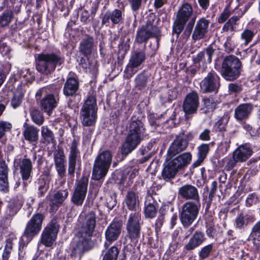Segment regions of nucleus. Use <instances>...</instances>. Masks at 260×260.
Segmentation results:
<instances>
[{"label": "nucleus", "instance_id": "cd10ccee", "mask_svg": "<svg viewBox=\"0 0 260 260\" xmlns=\"http://www.w3.org/2000/svg\"><path fill=\"white\" fill-rule=\"evenodd\" d=\"M21 202L17 199H11L8 204L5 215L7 218H10L18 212L21 207Z\"/></svg>", "mask_w": 260, "mask_h": 260}, {"label": "nucleus", "instance_id": "2eb2a0df", "mask_svg": "<svg viewBox=\"0 0 260 260\" xmlns=\"http://www.w3.org/2000/svg\"><path fill=\"white\" fill-rule=\"evenodd\" d=\"M145 54L143 52H135L132 55L129 62L124 71L125 76L129 78L137 72V68L144 61Z\"/></svg>", "mask_w": 260, "mask_h": 260}, {"label": "nucleus", "instance_id": "6e6d98bb", "mask_svg": "<svg viewBox=\"0 0 260 260\" xmlns=\"http://www.w3.org/2000/svg\"><path fill=\"white\" fill-rule=\"evenodd\" d=\"M146 78L143 75H139L136 78V86L139 89L144 87L146 84Z\"/></svg>", "mask_w": 260, "mask_h": 260}, {"label": "nucleus", "instance_id": "37998d69", "mask_svg": "<svg viewBox=\"0 0 260 260\" xmlns=\"http://www.w3.org/2000/svg\"><path fill=\"white\" fill-rule=\"evenodd\" d=\"M229 117L228 115H224L215 123L214 127L216 131H222L225 129V125L228 123Z\"/></svg>", "mask_w": 260, "mask_h": 260}, {"label": "nucleus", "instance_id": "f8f14e48", "mask_svg": "<svg viewBox=\"0 0 260 260\" xmlns=\"http://www.w3.org/2000/svg\"><path fill=\"white\" fill-rule=\"evenodd\" d=\"M220 79L214 71H211L204 78L200 83L203 92H216L220 86Z\"/></svg>", "mask_w": 260, "mask_h": 260}, {"label": "nucleus", "instance_id": "680f3d73", "mask_svg": "<svg viewBox=\"0 0 260 260\" xmlns=\"http://www.w3.org/2000/svg\"><path fill=\"white\" fill-rule=\"evenodd\" d=\"M77 159L69 158V168L68 172L71 175L74 174L75 172V166L76 165Z\"/></svg>", "mask_w": 260, "mask_h": 260}, {"label": "nucleus", "instance_id": "58836bf2", "mask_svg": "<svg viewBox=\"0 0 260 260\" xmlns=\"http://www.w3.org/2000/svg\"><path fill=\"white\" fill-rule=\"evenodd\" d=\"M13 17L12 11H8L0 16V26L4 27L8 25L11 21Z\"/></svg>", "mask_w": 260, "mask_h": 260}, {"label": "nucleus", "instance_id": "72a5a7b5", "mask_svg": "<svg viewBox=\"0 0 260 260\" xmlns=\"http://www.w3.org/2000/svg\"><path fill=\"white\" fill-rule=\"evenodd\" d=\"M19 80L21 85H24L34 80L35 76L28 69H22L18 73Z\"/></svg>", "mask_w": 260, "mask_h": 260}, {"label": "nucleus", "instance_id": "13d9d810", "mask_svg": "<svg viewBox=\"0 0 260 260\" xmlns=\"http://www.w3.org/2000/svg\"><path fill=\"white\" fill-rule=\"evenodd\" d=\"M212 249V245L209 244L204 247L200 252V256L202 258H205L208 256Z\"/></svg>", "mask_w": 260, "mask_h": 260}, {"label": "nucleus", "instance_id": "473e14b6", "mask_svg": "<svg viewBox=\"0 0 260 260\" xmlns=\"http://www.w3.org/2000/svg\"><path fill=\"white\" fill-rule=\"evenodd\" d=\"M191 160V155L189 153H184L173 159H171V161L174 164V165L178 169L182 167L189 164Z\"/></svg>", "mask_w": 260, "mask_h": 260}, {"label": "nucleus", "instance_id": "c03bdc74", "mask_svg": "<svg viewBox=\"0 0 260 260\" xmlns=\"http://www.w3.org/2000/svg\"><path fill=\"white\" fill-rule=\"evenodd\" d=\"M12 124L8 121H0V139H2L7 132L12 129Z\"/></svg>", "mask_w": 260, "mask_h": 260}, {"label": "nucleus", "instance_id": "f257e3e1", "mask_svg": "<svg viewBox=\"0 0 260 260\" xmlns=\"http://www.w3.org/2000/svg\"><path fill=\"white\" fill-rule=\"evenodd\" d=\"M95 227V214L93 212L88 213L80 231L76 235L71 243V256L79 257L80 259L83 253L90 248V237Z\"/></svg>", "mask_w": 260, "mask_h": 260}, {"label": "nucleus", "instance_id": "e2e57ef3", "mask_svg": "<svg viewBox=\"0 0 260 260\" xmlns=\"http://www.w3.org/2000/svg\"><path fill=\"white\" fill-rule=\"evenodd\" d=\"M238 162L239 161L236 160V158L234 157V155L233 154L232 157L229 159L226 162V165L225 166L226 170H230L236 166V163Z\"/></svg>", "mask_w": 260, "mask_h": 260}, {"label": "nucleus", "instance_id": "20e7f679", "mask_svg": "<svg viewBox=\"0 0 260 260\" xmlns=\"http://www.w3.org/2000/svg\"><path fill=\"white\" fill-rule=\"evenodd\" d=\"M241 62L239 59L233 55L225 57L222 64L221 73L226 80L237 79L241 73Z\"/></svg>", "mask_w": 260, "mask_h": 260}, {"label": "nucleus", "instance_id": "f3484780", "mask_svg": "<svg viewBox=\"0 0 260 260\" xmlns=\"http://www.w3.org/2000/svg\"><path fill=\"white\" fill-rule=\"evenodd\" d=\"M199 105V96L197 92H191L188 93L184 101L183 108L185 116L196 113Z\"/></svg>", "mask_w": 260, "mask_h": 260}, {"label": "nucleus", "instance_id": "f03ea898", "mask_svg": "<svg viewBox=\"0 0 260 260\" xmlns=\"http://www.w3.org/2000/svg\"><path fill=\"white\" fill-rule=\"evenodd\" d=\"M145 128L140 120H132L129 126V132L125 142L122 145V153L127 154L140 144L145 137Z\"/></svg>", "mask_w": 260, "mask_h": 260}, {"label": "nucleus", "instance_id": "39448f33", "mask_svg": "<svg viewBox=\"0 0 260 260\" xmlns=\"http://www.w3.org/2000/svg\"><path fill=\"white\" fill-rule=\"evenodd\" d=\"M62 62L63 59L55 54L43 53L38 55L36 68L39 72L48 74L55 70L57 65Z\"/></svg>", "mask_w": 260, "mask_h": 260}, {"label": "nucleus", "instance_id": "338daca9", "mask_svg": "<svg viewBox=\"0 0 260 260\" xmlns=\"http://www.w3.org/2000/svg\"><path fill=\"white\" fill-rule=\"evenodd\" d=\"M210 131L208 129H205L200 135V138L203 141H208L210 139Z\"/></svg>", "mask_w": 260, "mask_h": 260}, {"label": "nucleus", "instance_id": "c9c22d12", "mask_svg": "<svg viewBox=\"0 0 260 260\" xmlns=\"http://www.w3.org/2000/svg\"><path fill=\"white\" fill-rule=\"evenodd\" d=\"M41 136L43 143H54L55 140L53 133L46 126L41 128Z\"/></svg>", "mask_w": 260, "mask_h": 260}, {"label": "nucleus", "instance_id": "ea45409f", "mask_svg": "<svg viewBox=\"0 0 260 260\" xmlns=\"http://www.w3.org/2000/svg\"><path fill=\"white\" fill-rule=\"evenodd\" d=\"M248 217L247 215L240 214L235 219V225L237 229H241L244 228L248 223Z\"/></svg>", "mask_w": 260, "mask_h": 260}, {"label": "nucleus", "instance_id": "052dcab7", "mask_svg": "<svg viewBox=\"0 0 260 260\" xmlns=\"http://www.w3.org/2000/svg\"><path fill=\"white\" fill-rule=\"evenodd\" d=\"M133 11H138L141 6L142 0H128Z\"/></svg>", "mask_w": 260, "mask_h": 260}, {"label": "nucleus", "instance_id": "4be33fe9", "mask_svg": "<svg viewBox=\"0 0 260 260\" xmlns=\"http://www.w3.org/2000/svg\"><path fill=\"white\" fill-rule=\"evenodd\" d=\"M214 53V50L212 47H208L204 51L200 52L193 58V61L195 64L202 63L203 66H205L208 63H210L212 60V57Z\"/></svg>", "mask_w": 260, "mask_h": 260}, {"label": "nucleus", "instance_id": "a211bd4d", "mask_svg": "<svg viewBox=\"0 0 260 260\" xmlns=\"http://www.w3.org/2000/svg\"><path fill=\"white\" fill-rule=\"evenodd\" d=\"M122 224L120 221H113L107 228L105 232V237L107 242L105 245L116 241L119 237L122 229Z\"/></svg>", "mask_w": 260, "mask_h": 260}, {"label": "nucleus", "instance_id": "ddd939ff", "mask_svg": "<svg viewBox=\"0 0 260 260\" xmlns=\"http://www.w3.org/2000/svg\"><path fill=\"white\" fill-rule=\"evenodd\" d=\"M140 216L138 213H132L126 225L128 236L132 241L135 242H137L140 236Z\"/></svg>", "mask_w": 260, "mask_h": 260}, {"label": "nucleus", "instance_id": "8fccbe9b", "mask_svg": "<svg viewBox=\"0 0 260 260\" xmlns=\"http://www.w3.org/2000/svg\"><path fill=\"white\" fill-rule=\"evenodd\" d=\"M259 202V199L255 193L249 194L247 197L246 200V205L247 207H250L256 205Z\"/></svg>", "mask_w": 260, "mask_h": 260}, {"label": "nucleus", "instance_id": "412c9836", "mask_svg": "<svg viewBox=\"0 0 260 260\" xmlns=\"http://www.w3.org/2000/svg\"><path fill=\"white\" fill-rule=\"evenodd\" d=\"M209 23V20L204 18L198 21L192 36L194 40H200L205 36L208 31Z\"/></svg>", "mask_w": 260, "mask_h": 260}, {"label": "nucleus", "instance_id": "4c0bfd02", "mask_svg": "<svg viewBox=\"0 0 260 260\" xmlns=\"http://www.w3.org/2000/svg\"><path fill=\"white\" fill-rule=\"evenodd\" d=\"M119 250L115 246H112L105 253L103 260H117Z\"/></svg>", "mask_w": 260, "mask_h": 260}, {"label": "nucleus", "instance_id": "3c124183", "mask_svg": "<svg viewBox=\"0 0 260 260\" xmlns=\"http://www.w3.org/2000/svg\"><path fill=\"white\" fill-rule=\"evenodd\" d=\"M156 213V210L153 205L149 204L146 206L145 209V214L146 217L148 218H153L155 216Z\"/></svg>", "mask_w": 260, "mask_h": 260}, {"label": "nucleus", "instance_id": "e433bc0d", "mask_svg": "<svg viewBox=\"0 0 260 260\" xmlns=\"http://www.w3.org/2000/svg\"><path fill=\"white\" fill-rule=\"evenodd\" d=\"M68 196V192L67 190L59 191L54 194L52 203L58 206L62 203Z\"/></svg>", "mask_w": 260, "mask_h": 260}, {"label": "nucleus", "instance_id": "1a4fd4ad", "mask_svg": "<svg viewBox=\"0 0 260 260\" xmlns=\"http://www.w3.org/2000/svg\"><path fill=\"white\" fill-rule=\"evenodd\" d=\"M192 14V8L190 5L184 3L178 11L176 20L174 23L173 31L178 35L182 32L184 25Z\"/></svg>", "mask_w": 260, "mask_h": 260}, {"label": "nucleus", "instance_id": "603ef678", "mask_svg": "<svg viewBox=\"0 0 260 260\" xmlns=\"http://www.w3.org/2000/svg\"><path fill=\"white\" fill-rule=\"evenodd\" d=\"M78 143L75 141L74 140L72 143L71 147H70V152L69 156V158H77L78 155L79 153V151L77 148Z\"/></svg>", "mask_w": 260, "mask_h": 260}, {"label": "nucleus", "instance_id": "c756f323", "mask_svg": "<svg viewBox=\"0 0 260 260\" xmlns=\"http://www.w3.org/2000/svg\"><path fill=\"white\" fill-rule=\"evenodd\" d=\"M78 88V82L75 78H69L64 86L63 93L66 96H71L75 93Z\"/></svg>", "mask_w": 260, "mask_h": 260}, {"label": "nucleus", "instance_id": "4d7b16f0", "mask_svg": "<svg viewBox=\"0 0 260 260\" xmlns=\"http://www.w3.org/2000/svg\"><path fill=\"white\" fill-rule=\"evenodd\" d=\"M204 105L208 111H212L215 109L216 103L212 98L205 99L203 100Z\"/></svg>", "mask_w": 260, "mask_h": 260}, {"label": "nucleus", "instance_id": "b1692460", "mask_svg": "<svg viewBox=\"0 0 260 260\" xmlns=\"http://www.w3.org/2000/svg\"><path fill=\"white\" fill-rule=\"evenodd\" d=\"M187 146V143L185 140L178 137L172 143L168 150V157H172L175 154L184 150Z\"/></svg>", "mask_w": 260, "mask_h": 260}, {"label": "nucleus", "instance_id": "6ab92c4d", "mask_svg": "<svg viewBox=\"0 0 260 260\" xmlns=\"http://www.w3.org/2000/svg\"><path fill=\"white\" fill-rule=\"evenodd\" d=\"M124 16V9H114L112 11L107 12L103 16L102 24L106 26L110 25L111 21L113 24H118L122 21Z\"/></svg>", "mask_w": 260, "mask_h": 260}, {"label": "nucleus", "instance_id": "6e6552de", "mask_svg": "<svg viewBox=\"0 0 260 260\" xmlns=\"http://www.w3.org/2000/svg\"><path fill=\"white\" fill-rule=\"evenodd\" d=\"M200 208L199 203L187 202L182 207L180 219L184 227L189 226L197 218Z\"/></svg>", "mask_w": 260, "mask_h": 260}, {"label": "nucleus", "instance_id": "0eeeda50", "mask_svg": "<svg viewBox=\"0 0 260 260\" xmlns=\"http://www.w3.org/2000/svg\"><path fill=\"white\" fill-rule=\"evenodd\" d=\"M43 219L44 216L41 214L37 213L32 216L27 222L24 234L21 237V244H27L39 233L42 229Z\"/></svg>", "mask_w": 260, "mask_h": 260}, {"label": "nucleus", "instance_id": "4468645a", "mask_svg": "<svg viewBox=\"0 0 260 260\" xmlns=\"http://www.w3.org/2000/svg\"><path fill=\"white\" fill-rule=\"evenodd\" d=\"M159 34L157 27L153 25L150 21L147 22L137 31L136 41L142 43L148 40L150 38L157 36Z\"/></svg>", "mask_w": 260, "mask_h": 260}, {"label": "nucleus", "instance_id": "a18cd8bd", "mask_svg": "<svg viewBox=\"0 0 260 260\" xmlns=\"http://www.w3.org/2000/svg\"><path fill=\"white\" fill-rule=\"evenodd\" d=\"M31 117L32 121L38 125H41L44 122L43 115L38 110H34L32 111L31 112Z\"/></svg>", "mask_w": 260, "mask_h": 260}, {"label": "nucleus", "instance_id": "774afa93", "mask_svg": "<svg viewBox=\"0 0 260 260\" xmlns=\"http://www.w3.org/2000/svg\"><path fill=\"white\" fill-rule=\"evenodd\" d=\"M255 236L253 240L254 246L257 251L260 252V234L255 235Z\"/></svg>", "mask_w": 260, "mask_h": 260}, {"label": "nucleus", "instance_id": "5fc2aeb1", "mask_svg": "<svg viewBox=\"0 0 260 260\" xmlns=\"http://www.w3.org/2000/svg\"><path fill=\"white\" fill-rule=\"evenodd\" d=\"M209 150V146L208 144H202L198 147V156L205 158Z\"/></svg>", "mask_w": 260, "mask_h": 260}, {"label": "nucleus", "instance_id": "7ed1b4c3", "mask_svg": "<svg viewBox=\"0 0 260 260\" xmlns=\"http://www.w3.org/2000/svg\"><path fill=\"white\" fill-rule=\"evenodd\" d=\"M112 155L110 151H105L101 153L95 159L92 178L99 180L107 174L112 162Z\"/></svg>", "mask_w": 260, "mask_h": 260}, {"label": "nucleus", "instance_id": "0e129e2a", "mask_svg": "<svg viewBox=\"0 0 260 260\" xmlns=\"http://www.w3.org/2000/svg\"><path fill=\"white\" fill-rule=\"evenodd\" d=\"M83 67L85 69L86 72L94 73L97 70L96 63L95 61L89 63L88 67H85L84 65Z\"/></svg>", "mask_w": 260, "mask_h": 260}, {"label": "nucleus", "instance_id": "7c9ffc66", "mask_svg": "<svg viewBox=\"0 0 260 260\" xmlns=\"http://www.w3.org/2000/svg\"><path fill=\"white\" fill-rule=\"evenodd\" d=\"M25 129L23 135L25 139L30 142H36L38 140L39 129L33 126L27 125L26 123L24 124Z\"/></svg>", "mask_w": 260, "mask_h": 260}, {"label": "nucleus", "instance_id": "5701e85b", "mask_svg": "<svg viewBox=\"0 0 260 260\" xmlns=\"http://www.w3.org/2000/svg\"><path fill=\"white\" fill-rule=\"evenodd\" d=\"M253 109V106L250 104H243L238 106L235 110V118L238 121L247 119Z\"/></svg>", "mask_w": 260, "mask_h": 260}, {"label": "nucleus", "instance_id": "dca6fc26", "mask_svg": "<svg viewBox=\"0 0 260 260\" xmlns=\"http://www.w3.org/2000/svg\"><path fill=\"white\" fill-rule=\"evenodd\" d=\"M88 180L86 177L82 178L77 183L72 197V201L76 205H81L85 199L87 189Z\"/></svg>", "mask_w": 260, "mask_h": 260}, {"label": "nucleus", "instance_id": "a19ab883", "mask_svg": "<svg viewBox=\"0 0 260 260\" xmlns=\"http://www.w3.org/2000/svg\"><path fill=\"white\" fill-rule=\"evenodd\" d=\"M55 166L65 164V156L63 150L58 149L54 153Z\"/></svg>", "mask_w": 260, "mask_h": 260}, {"label": "nucleus", "instance_id": "9d476101", "mask_svg": "<svg viewBox=\"0 0 260 260\" xmlns=\"http://www.w3.org/2000/svg\"><path fill=\"white\" fill-rule=\"evenodd\" d=\"M46 88L40 89L37 91L36 96L45 94L40 101V105L41 108L50 115L51 111L57 106L59 99L57 95L51 93L46 94Z\"/></svg>", "mask_w": 260, "mask_h": 260}, {"label": "nucleus", "instance_id": "de8ad7c7", "mask_svg": "<svg viewBox=\"0 0 260 260\" xmlns=\"http://www.w3.org/2000/svg\"><path fill=\"white\" fill-rule=\"evenodd\" d=\"M239 18L238 16H233L223 25L222 29L224 31H227L229 29L233 30L236 22L238 21Z\"/></svg>", "mask_w": 260, "mask_h": 260}, {"label": "nucleus", "instance_id": "f704fd0d", "mask_svg": "<svg viewBox=\"0 0 260 260\" xmlns=\"http://www.w3.org/2000/svg\"><path fill=\"white\" fill-rule=\"evenodd\" d=\"M93 49V39L88 38L83 40L80 43V49L85 55L90 54Z\"/></svg>", "mask_w": 260, "mask_h": 260}, {"label": "nucleus", "instance_id": "69168bd1", "mask_svg": "<svg viewBox=\"0 0 260 260\" xmlns=\"http://www.w3.org/2000/svg\"><path fill=\"white\" fill-rule=\"evenodd\" d=\"M55 168L58 173V175L60 177H62L64 176L66 172L65 164L55 166Z\"/></svg>", "mask_w": 260, "mask_h": 260}, {"label": "nucleus", "instance_id": "bb28decb", "mask_svg": "<svg viewBox=\"0 0 260 260\" xmlns=\"http://www.w3.org/2000/svg\"><path fill=\"white\" fill-rule=\"evenodd\" d=\"M252 151L247 145H241L233 152L234 157L239 162L245 161L251 155Z\"/></svg>", "mask_w": 260, "mask_h": 260}, {"label": "nucleus", "instance_id": "393cba45", "mask_svg": "<svg viewBox=\"0 0 260 260\" xmlns=\"http://www.w3.org/2000/svg\"><path fill=\"white\" fill-rule=\"evenodd\" d=\"M178 171V169L174 165L171 161V158L168 157L164 163V167L162 171V176L164 179L169 180L174 178Z\"/></svg>", "mask_w": 260, "mask_h": 260}, {"label": "nucleus", "instance_id": "9b49d317", "mask_svg": "<svg viewBox=\"0 0 260 260\" xmlns=\"http://www.w3.org/2000/svg\"><path fill=\"white\" fill-rule=\"evenodd\" d=\"M58 229V224L55 220H52L42 233L41 243L46 247L51 246L56 239Z\"/></svg>", "mask_w": 260, "mask_h": 260}, {"label": "nucleus", "instance_id": "aec40b11", "mask_svg": "<svg viewBox=\"0 0 260 260\" xmlns=\"http://www.w3.org/2000/svg\"><path fill=\"white\" fill-rule=\"evenodd\" d=\"M178 195L185 200L199 201L198 191L196 187L189 184L183 185L178 190Z\"/></svg>", "mask_w": 260, "mask_h": 260}, {"label": "nucleus", "instance_id": "2f4dec72", "mask_svg": "<svg viewBox=\"0 0 260 260\" xmlns=\"http://www.w3.org/2000/svg\"><path fill=\"white\" fill-rule=\"evenodd\" d=\"M124 202L129 210H136L139 203V197L135 192L129 191L125 197Z\"/></svg>", "mask_w": 260, "mask_h": 260}, {"label": "nucleus", "instance_id": "49530a36", "mask_svg": "<svg viewBox=\"0 0 260 260\" xmlns=\"http://www.w3.org/2000/svg\"><path fill=\"white\" fill-rule=\"evenodd\" d=\"M254 33L249 29H245L241 35V38L244 41L245 44H248L253 38Z\"/></svg>", "mask_w": 260, "mask_h": 260}, {"label": "nucleus", "instance_id": "79ce46f5", "mask_svg": "<svg viewBox=\"0 0 260 260\" xmlns=\"http://www.w3.org/2000/svg\"><path fill=\"white\" fill-rule=\"evenodd\" d=\"M23 94L22 91H18L16 92L11 100V106L14 109L18 107L22 101Z\"/></svg>", "mask_w": 260, "mask_h": 260}, {"label": "nucleus", "instance_id": "bf43d9fd", "mask_svg": "<svg viewBox=\"0 0 260 260\" xmlns=\"http://www.w3.org/2000/svg\"><path fill=\"white\" fill-rule=\"evenodd\" d=\"M231 14L230 11L228 9L225 8L219 16L218 18V22L220 23L224 22L229 17Z\"/></svg>", "mask_w": 260, "mask_h": 260}, {"label": "nucleus", "instance_id": "c85d7f7f", "mask_svg": "<svg viewBox=\"0 0 260 260\" xmlns=\"http://www.w3.org/2000/svg\"><path fill=\"white\" fill-rule=\"evenodd\" d=\"M204 240V234L200 232H197L186 244L185 248L188 250H192L201 245Z\"/></svg>", "mask_w": 260, "mask_h": 260}, {"label": "nucleus", "instance_id": "423d86ee", "mask_svg": "<svg viewBox=\"0 0 260 260\" xmlns=\"http://www.w3.org/2000/svg\"><path fill=\"white\" fill-rule=\"evenodd\" d=\"M97 108L95 98L89 96L85 101L80 112V118L84 126H91L95 123L97 118Z\"/></svg>", "mask_w": 260, "mask_h": 260}, {"label": "nucleus", "instance_id": "a878e982", "mask_svg": "<svg viewBox=\"0 0 260 260\" xmlns=\"http://www.w3.org/2000/svg\"><path fill=\"white\" fill-rule=\"evenodd\" d=\"M19 167L22 178L23 180H28L32 172V163L28 158H23L19 160Z\"/></svg>", "mask_w": 260, "mask_h": 260}, {"label": "nucleus", "instance_id": "864d4df0", "mask_svg": "<svg viewBox=\"0 0 260 260\" xmlns=\"http://www.w3.org/2000/svg\"><path fill=\"white\" fill-rule=\"evenodd\" d=\"M230 141L228 139L222 140L218 146V150L222 154L225 153L229 149Z\"/></svg>", "mask_w": 260, "mask_h": 260}, {"label": "nucleus", "instance_id": "09e8293b", "mask_svg": "<svg viewBox=\"0 0 260 260\" xmlns=\"http://www.w3.org/2000/svg\"><path fill=\"white\" fill-rule=\"evenodd\" d=\"M45 179L47 181L48 180V175H42L38 181V189L42 194L47 190L46 182L45 181Z\"/></svg>", "mask_w": 260, "mask_h": 260}]
</instances>
